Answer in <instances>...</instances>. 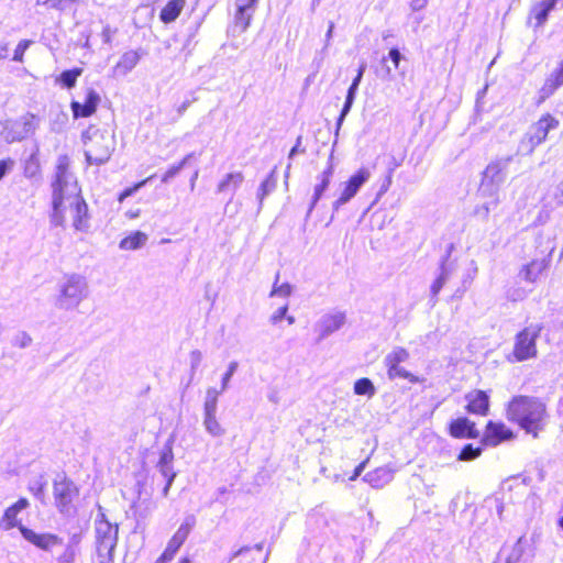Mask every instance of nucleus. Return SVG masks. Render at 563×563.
I'll return each instance as SVG.
<instances>
[{
    "label": "nucleus",
    "mask_w": 563,
    "mask_h": 563,
    "mask_svg": "<svg viewBox=\"0 0 563 563\" xmlns=\"http://www.w3.org/2000/svg\"><path fill=\"white\" fill-rule=\"evenodd\" d=\"M506 419L526 434L538 439L547 429L549 410L547 402L536 396L515 395L505 406Z\"/></svg>",
    "instance_id": "obj_1"
},
{
    "label": "nucleus",
    "mask_w": 563,
    "mask_h": 563,
    "mask_svg": "<svg viewBox=\"0 0 563 563\" xmlns=\"http://www.w3.org/2000/svg\"><path fill=\"white\" fill-rule=\"evenodd\" d=\"M51 221L54 225H64L67 220L77 231H87L89 228L88 206L81 196L80 188L75 181L68 191L59 189L52 195Z\"/></svg>",
    "instance_id": "obj_2"
},
{
    "label": "nucleus",
    "mask_w": 563,
    "mask_h": 563,
    "mask_svg": "<svg viewBox=\"0 0 563 563\" xmlns=\"http://www.w3.org/2000/svg\"><path fill=\"white\" fill-rule=\"evenodd\" d=\"M85 156L90 165H102L107 163L115 148L114 134L108 130L89 126L82 133Z\"/></svg>",
    "instance_id": "obj_3"
},
{
    "label": "nucleus",
    "mask_w": 563,
    "mask_h": 563,
    "mask_svg": "<svg viewBox=\"0 0 563 563\" xmlns=\"http://www.w3.org/2000/svg\"><path fill=\"white\" fill-rule=\"evenodd\" d=\"M541 323L529 324L518 331L514 339V346L507 360L509 362H525L538 356L537 341L541 335Z\"/></svg>",
    "instance_id": "obj_4"
},
{
    "label": "nucleus",
    "mask_w": 563,
    "mask_h": 563,
    "mask_svg": "<svg viewBox=\"0 0 563 563\" xmlns=\"http://www.w3.org/2000/svg\"><path fill=\"white\" fill-rule=\"evenodd\" d=\"M53 498L56 508L63 514L75 510L79 498V487L65 473L57 475L53 482Z\"/></svg>",
    "instance_id": "obj_5"
},
{
    "label": "nucleus",
    "mask_w": 563,
    "mask_h": 563,
    "mask_svg": "<svg viewBox=\"0 0 563 563\" xmlns=\"http://www.w3.org/2000/svg\"><path fill=\"white\" fill-rule=\"evenodd\" d=\"M559 120L550 112L543 113L522 139V145L527 147L528 153H532L537 146L545 142L549 131L559 128Z\"/></svg>",
    "instance_id": "obj_6"
},
{
    "label": "nucleus",
    "mask_w": 563,
    "mask_h": 563,
    "mask_svg": "<svg viewBox=\"0 0 563 563\" xmlns=\"http://www.w3.org/2000/svg\"><path fill=\"white\" fill-rule=\"evenodd\" d=\"M409 357V353L404 347H397L393 350L385 357V365L387 367V374L390 379L395 378H405L409 383L416 384L420 382V378L412 373L401 368L400 363L407 361Z\"/></svg>",
    "instance_id": "obj_7"
},
{
    "label": "nucleus",
    "mask_w": 563,
    "mask_h": 563,
    "mask_svg": "<svg viewBox=\"0 0 563 563\" xmlns=\"http://www.w3.org/2000/svg\"><path fill=\"white\" fill-rule=\"evenodd\" d=\"M515 432L503 421L488 420L485 424L481 443L484 446H497L503 442L514 440Z\"/></svg>",
    "instance_id": "obj_8"
},
{
    "label": "nucleus",
    "mask_w": 563,
    "mask_h": 563,
    "mask_svg": "<svg viewBox=\"0 0 563 563\" xmlns=\"http://www.w3.org/2000/svg\"><path fill=\"white\" fill-rule=\"evenodd\" d=\"M464 409L468 415L486 417L490 410V395L486 390L473 389L465 394Z\"/></svg>",
    "instance_id": "obj_9"
},
{
    "label": "nucleus",
    "mask_w": 563,
    "mask_h": 563,
    "mask_svg": "<svg viewBox=\"0 0 563 563\" xmlns=\"http://www.w3.org/2000/svg\"><path fill=\"white\" fill-rule=\"evenodd\" d=\"M371 176V173L367 168L361 167L358 168L345 183L344 187L334 202V206L338 208L342 205H345L347 201H350L358 191V189L362 187L363 184H365Z\"/></svg>",
    "instance_id": "obj_10"
},
{
    "label": "nucleus",
    "mask_w": 563,
    "mask_h": 563,
    "mask_svg": "<svg viewBox=\"0 0 563 563\" xmlns=\"http://www.w3.org/2000/svg\"><path fill=\"white\" fill-rule=\"evenodd\" d=\"M100 101V95L93 88H88L86 90V98L84 103H80L76 100L70 102L73 118L77 120L93 115L97 112Z\"/></svg>",
    "instance_id": "obj_11"
},
{
    "label": "nucleus",
    "mask_w": 563,
    "mask_h": 563,
    "mask_svg": "<svg viewBox=\"0 0 563 563\" xmlns=\"http://www.w3.org/2000/svg\"><path fill=\"white\" fill-rule=\"evenodd\" d=\"M448 433L453 439H477L479 437L476 423L467 417L452 419L448 424Z\"/></svg>",
    "instance_id": "obj_12"
},
{
    "label": "nucleus",
    "mask_w": 563,
    "mask_h": 563,
    "mask_svg": "<svg viewBox=\"0 0 563 563\" xmlns=\"http://www.w3.org/2000/svg\"><path fill=\"white\" fill-rule=\"evenodd\" d=\"M19 531L26 541L44 551H47L62 542L60 538L53 533H37L26 527H19Z\"/></svg>",
    "instance_id": "obj_13"
},
{
    "label": "nucleus",
    "mask_w": 563,
    "mask_h": 563,
    "mask_svg": "<svg viewBox=\"0 0 563 563\" xmlns=\"http://www.w3.org/2000/svg\"><path fill=\"white\" fill-rule=\"evenodd\" d=\"M549 256H544L542 258H534L522 266V268L519 272V277L521 278V280L526 283L534 284L549 269Z\"/></svg>",
    "instance_id": "obj_14"
},
{
    "label": "nucleus",
    "mask_w": 563,
    "mask_h": 563,
    "mask_svg": "<svg viewBox=\"0 0 563 563\" xmlns=\"http://www.w3.org/2000/svg\"><path fill=\"white\" fill-rule=\"evenodd\" d=\"M29 505H30L29 500L24 497H21L14 504L9 506L4 510V512L0 519V526L2 527V529L11 530L13 528L19 529V527H24L23 525H21V521L19 519V514L22 510L26 509L29 507Z\"/></svg>",
    "instance_id": "obj_15"
},
{
    "label": "nucleus",
    "mask_w": 563,
    "mask_h": 563,
    "mask_svg": "<svg viewBox=\"0 0 563 563\" xmlns=\"http://www.w3.org/2000/svg\"><path fill=\"white\" fill-rule=\"evenodd\" d=\"M84 283L79 278H69L64 284L60 292V303L65 307L76 305L82 298Z\"/></svg>",
    "instance_id": "obj_16"
},
{
    "label": "nucleus",
    "mask_w": 563,
    "mask_h": 563,
    "mask_svg": "<svg viewBox=\"0 0 563 563\" xmlns=\"http://www.w3.org/2000/svg\"><path fill=\"white\" fill-rule=\"evenodd\" d=\"M195 517L186 518L167 542L166 550L176 554L188 539L194 526Z\"/></svg>",
    "instance_id": "obj_17"
},
{
    "label": "nucleus",
    "mask_w": 563,
    "mask_h": 563,
    "mask_svg": "<svg viewBox=\"0 0 563 563\" xmlns=\"http://www.w3.org/2000/svg\"><path fill=\"white\" fill-rule=\"evenodd\" d=\"M117 545L114 536H102L97 539L93 563H114L113 551Z\"/></svg>",
    "instance_id": "obj_18"
},
{
    "label": "nucleus",
    "mask_w": 563,
    "mask_h": 563,
    "mask_svg": "<svg viewBox=\"0 0 563 563\" xmlns=\"http://www.w3.org/2000/svg\"><path fill=\"white\" fill-rule=\"evenodd\" d=\"M69 169H70V159L67 155H62L58 157L57 166H56V177L52 185L53 192H56L58 189L60 191H68L73 184L68 183L69 179Z\"/></svg>",
    "instance_id": "obj_19"
},
{
    "label": "nucleus",
    "mask_w": 563,
    "mask_h": 563,
    "mask_svg": "<svg viewBox=\"0 0 563 563\" xmlns=\"http://www.w3.org/2000/svg\"><path fill=\"white\" fill-rule=\"evenodd\" d=\"M563 85V70L558 67L543 82L539 90L537 106L542 104Z\"/></svg>",
    "instance_id": "obj_20"
},
{
    "label": "nucleus",
    "mask_w": 563,
    "mask_h": 563,
    "mask_svg": "<svg viewBox=\"0 0 563 563\" xmlns=\"http://www.w3.org/2000/svg\"><path fill=\"white\" fill-rule=\"evenodd\" d=\"M563 85V70L558 67L543 82L539 90L537 106L542 104Z\"/></svg>",
    "instance_id": "obj_21"
},
{
    "label": "nucleus",
    "mask_w": 563,
    "mask_h": 563,
    "mask_svg": "<svg viewBox=\"0 0 563 563\" xmlns=\"http://www.w3.org/2000/svg\"><path fill=\"white\" fill-rule=\"evenodd\" d=\"M563 85V70L558 67L543 82L539 90L537 106L542 104Z\"/></svg>",
    "instance_id": "obj_22"
},
{
    "label": "nucleus",
    "mask_w": 563,
    "mask_h": 563,
    "mask_svg": "<svg viewBox=\"0 0 563 563\" xmlns=\"http://www.w3.org/2000/svg\"><path fill=\"white\" fill-rule=\"evenodd\" d=\"M236 2L234 23L241 29V31H245L251 24V10L255 8L257 0H236Z\"/></svg>",
    "instance_id": "obj_23"
},
{
    "label": "nucleus",
    "mask_w": 563,
    "mask_h": 563,
    "mask_svg": "<svg viewBox=\"0 0 563 563\" xmlns=\"http://www.w3.org/2000/svg\"><path fill=\"white\" fill-rule=\"evenodd\" d=\"M186 7V0H168L159 11V20L164 24L175 22Z\"/></svg>",
    "instance_id": "obj_24"
},
{
    "label": "nucleus",
    "mask_w": 563,
    "mask_h": 563,
    "mask_svg": "<svg viewBox=\"0 0 563 563\" xmlns=\"http://www.w3.org/2000/svg\"><path fill=\"white\" fill-rule=\"evenodd\" d=\"M558 0H542L534 7H532L529 15V20L534 21V26L539 27L543 25L548 19V14L553 10Z\"/></svg>",
    "instance_id": "obj_25"
},
{
    "label": "nucleus",
    "mask_w": 563,
    "mask_h": 563,
    "mask_svg": "<svg viewBox=\"0 0 563 563\" xmlns=\"http://www.w3.org/2000/svg\"><path fill=\"white\" fill-rule=\"evenodd\" d=\"M173 460H174L173 445H172V442H168L165 445L163 452L161 453L159 461H158V466L161 467V472L167 478V485L165 488L166 490L168 489V487L170 486V484L175 477V474L172 472V470L169 467Z\"/></svg>",
    "instance_id": "obj_26"
},
{
    "label": "nucleus",
    "mask_w": 563,
    "mask_h": 563,
    "mask_svg": "<svg viewBox=\"0 0 563 563\" xmlns=\"http://www.w3.org/2000/svg\"><path fill=\"white\" fill-rule=\"evenodd\" d=\"M146 241V233L142 231H133L120 241L119 247L123 251H134L142 247Z\"/></svg>",
    "instance_id": "obj_27"
},
{
    "label": "nucleus",
    "mask_w": 563,
    "mask_h": 563,
    "mask_svg": "<svg viewBox=\"0 0 563 563\" xmlns=\"http://www.w3.org/2000/svg\"><path fill=\"white\" fill-rule=\"evenodd\" d=\"M238 563H263V545L257 544L254 549H242L238 553Z\"/></svg>",
    "instance_id": "obj_28"
},
{
    "label": "nucleus",
    "mask_w": 563,
    "mask_h": 563,
    "mask_svg": "<svg viewBox=\"0 0 563 563\" xmlns=\"http://www.w3.org/2000/svg\"><path fill=\"white\" fill-rule=\"evenodd\" d=\"M332 175H333V165L330 164L321 174L320 184H318L314 188V192H313V197H312V201H311L312 207L316 206V203L319 201V199L323 195L324 190L329 187Z\"/></svg>",
    "instance_id": "obj_29"
},
{
    "label": "nucleus",
    "mask_w": 563,
    "mask_h": 563,
    "mask_svg": "<svg viewBox=\"0 0 563 563\" xmlns=\"http://www.w3.org/2000/svg\"><path fill=\"white\" fill-rule=\"evenodd\" d=\"M82 74V68L75 67L73 69H67L60 73V75L56 78V82H58L62 87L66 89H71L75 87L78 77Z\"/></svg>",
    "instance_id": "obj_30"
},
{
    "label": "nucleus",
    "mask_w": 563,
    "mask_h": 563,
    "mask_svg": "<svg viewBox=\"0 0 563 563\" xmlns=\"http://www.w3.org/2000/svg\"><path fill=\"white\" fill-rule=\"evenodd\" d=\"M140 59V55L135 51L126 52L122 55L120 60L117 63L115 68L121 70L122 73H126L131 70Z\"/></svg>",
    "instance_id": "obj_31"
},
{
    "label": "nucleus",
    "mask_w": 563,
    "mask_h": 563,
    "mask_svg": "<svg viewBox=\"0 0 563 563\" xmlns=\"http://www.w3.org/2000/svg\"><path fill=\"white\" fill-rule=\"evenodd\" d=\"M483 449L481 446H474L472 443L465 444L457 454V460L467 462L474 461L482 455Z\"/></svg>",
    "instance_id": "obj_32"
},
{
    "label": "nucleus",
    "mask_w": 563,
    "mask_h": 563,
    "mask_svg": "<svg viewBox=\"0 0 563 563\" xmlns=\"http://www.w3.org/2000/svg\"><path fill=\"white\" fill-rule=\"evenodd\" d=\"M40 159L36 154H32L27 157L23 165V173L26 177L32 178L40 173Z\"/></svg>",
    "instance_id": "obj_33"
},
{
    "label": "nucleus",
    "mask_w": 563,
    "mask_h": 563,
    "mask_svg": "<svg viewBox=\"0 0 563 563\" xmlns=\"http://www.w3.org/2000/svg\"><path fill=\"white\" fill-rule=\"evenodd\" d=\"M354 393L356 395H368V396H372L375 393V387H374L373 383L368 378L363 377V378H360V379H357L355 382V384H354Z\"/></svg>",
    "instance_id": "obj_34"
},
{
    "label": "nucleus",
    "mask_w": 563,
    "mask_h": 563,
    "mask_svg": "<svg viewBox=\"0 0 563 563\" xmlns=\"http://www.w3.org/2000/svg\"><path fill=\"white\" fill-rule=\"evenodd\" d=\"M154 175H151L135 184H133L132 186L130 187H126L125 189H123L119 196H118V201L121 203L123 202V200L130 196H132L134 192H136L139 189H141L142 187H144L147 181H150L151 179H153Z\"/></svg>",
    "instance_id": "obj_35"
},
{
    "label": "nucleus",
    "mask_w": 563,
    "mask_h": 563,
    "mask_svg": "<svg viewBox=\"0 0 563 563\" xmlns=\"http://www.w3.org/2000/svg\"><path fill=\"white\" fill-rule=\"evenodd\" d=\"M343 323V317L342 316H328L322 321V332L328 333L331 331H334L339 329Z\"/></svg>",
    "instance_id": "obj_36"
},
{
    "label": "nucleus",
    "mask_w": 563,
    "mask_h": 563,
    "mask_svg": "<svg viewBox=\"0 0 563 563\" xmlns=\"http://www.w3.org/2000/svg\"><path fill=\"white\" fill-rule=\"evenodd\" d=\"M203 424L208 432L212 435H221L224 432L223 428L220 426L216 416L205 417Z\"/></svg>",
    "instance_id": "obj_37"
},
{
    "label": "nucleus",
    "mask_w": 563,
    "mask_h": 563,
    "mask_svg": "<svg viewBox=\"0 0 563 563\" xmlns=\"http://www.w3.org/2000/svg\"><path fill=\"white\" fill-rule=\"evenodd\" d=\"M32 43L33 42L31 40L20 41L14 48L12 59L18 63H23L25 51L32 45Z\"/></svg>",
    "instance_id": "obj_38"
},
{
    "label": "nucleus",
    "mask_w": 563,
    "mask_h": 563,
    "mask_svg": "<svg viewBox=\"0 0 563 563\" xmlns=\"http://www.w3.org/2000/svg\"><path fill=\"white\" fill-rule=\"evenodd\" d=\"M242 180H243L242 173L227 174L225 177L219 184V190L227 189L231 183H233L236 186V185L241 184Z\"/></svg>",
    "instance_id": "obj_39"
},
{
    "label": "nucleus",
    "mask_w": 563,
    "mask_h": 563,
    "mask_svg": "<svg viewBox=\"0 0 563 563\" xmlns=\"http://www.w3.org/2000/svg\"><path fill=\"white\" fill-rule=\"evenodd\" d=\"M76 0H43V4L51 9L64 10L68 4Z\"/></svg>",
    "instance_id": "obj_40"
},
{
    "label": "nucleus",
    "mask_w": 563,
    "mask_h": 563,
    "mask_svg": "<svg viewBox=\"0 0 563 563\" xmlns=\"http://www.w3.org/2000/svg\"><path fill=\"white\" fill-rule=\"evenodd\" d=\"M290 292H291V287L289 284H282L279 286H277L275 284L271 291V296L279 295V296L288 297L290 295Z\"/></svg>",
    "instance_id": "obj_41"
},
{
    "label": "nucleus",
    "mask_w": 563,
    "mask_h": 563,
    "mask_svg": "<svg viewBox=\"0 0 563 563\" xmlns=\"http://www.w3.org/2000/svg\"><path fill=\"white\" fill-rule=\"evenodd\" d=\"M203 409H205V417H207V416H216L217 398L216 397H211V398L207 399L206 402H205Z\"/></svg>",
    "instance_id": "obj_42"
},
{
    "label": "nucleus",
    "mask_w": 563,
    "mask_h": 563,
    "mask_svg": "<svg viewBox=\"0 0 563 563\" xmlns=\"http://www.w3.org/2000/svg\"><path fill=\"white\" fill-rule=\"evenodd\" d=\"M184 164L185 162L183 161L178 165H175L167 169L161 178L162 183H167L172 177H174L180 170Z\"/></svg>",
    "instance_id": "obj_43"
},
{
    "label": "nucleus",
    "mask_w": 563,
    "mask_h": 563,
    "mask_svg": "<svg viewBox=\"0 0 563 563\" xmlns=\"http://www.w3.org/2000/svg\"><path fill=\"white\" fill-rule=\"evenodd\" d=\"M76 552L73 548L68 547L59 556V563H74Z\"/></svg>",
    "instance_id": "obj_44"
},
{
    "label": "nucleus",
    "mask_w": 563,
    "mask_h": 563,
    "mask_svg": "<svg viewBox=\"0 0 563 563\" xmlns=\"http://www.w3.org/2000/svg\"><path fill=\"white\" fill-rule=\"evenodd\" d=\"M14 165L13 159L5 158L0 161V179L4 177V175L10 170Z\"/></svg>",
    "instance_id": "obj_45"
},
{
    "label": "nucleus",
    "mask_w": 563,
    "mask_h": 563,
    "mask_svg": "<svg viewBox=\"0 0 563 563\" xmlns=\"http://www.w3.org/2000/svg\"><path fill=\"white\" fill-rule=\"evenodd\" d=\"M388 56H389V58L393 62L394 68L397 69L399 67V63H400V59H401V54H400L399 49L396 48V47H393L389 51Z\"/></svg>",
    "instance_id": "obj_46"
},
{
    "label": "nucleus",
    "mask_w": 563,
    "mask_h": 563,
    "mask_svg": "<svg viewBox=\"0 0 563 563\" xmlns=\"http://www.w3.org/2000/svg\"><path fill=\"white\" fill-rule=\"evenodd\" d=\"M356 90H351L349 88L347 90V96H346V100H345V103H344V107L342 109V112H341V117H344L345 113L350 110L351 106H352V102H353V99H354V93H355Z\"/></svg>",
    "instance_id": "obj_47"
},
{
    "label": "nucleus",
    "mask_w": 563,
    "mask_h": 563,
    "mask_svg": "<svg viewBox=\"0 0 563 563\" xmlns=\"http://www.w3.org/2000/svg\"><path fill=\"white\" fill-rule=\"evenodd\" d=\"M444 282H445V278L444 276H439L431 285V291L434 296H437L440 290L442 289L443 285H444Z\"/></svg>",
    "instance_id": "obj_48"
},
{
    "label": "nucleus",
    "mask_w": 563,
    "mask_h": 563,
    "mask_svg": "<svg viewBox=\"0 0 563 563\" xmlns=\"http://www.w3.org/2000/svg\"><path fill=\"white\" fill-rule=\"evenodd\" d=\"M174 556L175 554L165 549L162 552V554L156 559L155 563H169L174 559Z\"/></svg>",
    "instance_id": "obj_49"
},
{
    "label": "nucleus",
    "mask_w": 563,
    "mask_h": 563,
    "mask_svg": "<svg viewBox=\"0 0 563 563\" xmlns=\"http://www.w3.org/2000/svg\"><path fill=\"white\" fill-rule=\"evenodd\" d=\"M287 309H288L287 305H284L283 307L277 309V311L272 316V321L274 323L280 321L285 317Z\"/></svg>",
    "instance_id": "obj_50"
},
{
    "label": "nucleus",
    "mask_w": 563,
    "mask_h": 563,
    "mask_svg": "<svg viewBox=\"0 0 563 563\" xmlns=\"http://www.w3.org/2000/svg\"><path fill=\"white\" fill-rule=\"evenodd\" d=\"M363 73H364V66H361L357 70V74L355 76V78L353 79L351 86H350V89L351 90H356L357 89V86L362 79V76H363Z\"/></svg>",
    "instance_id": "obj_51"
},
{
    "label": "nucleus",
    "mask_w": 563,
    "mask_h": 563,
    "mask_svg": "<svg viewBox=\"0 0 563 563\" xmlns=\"http://www.w3.org/2000/svg\"><path fill=\"white\" fill-rule=\"evenodd\" d=\"M273 186V184L268 180V179H265L261 186H260V196H261V199H263L269 191V188Z\"/></svg>",
    "instance_id": "obj_52"
},
{
    "label": "nucleus",
    "mask_w": 563,
    "mask_h": 563,
    "mask_svg": "<svg viewBox=\"0 0 563 563\" xmlns=\"http://www.w3.org/2000/svg\"><path fill=\"white\" fill-rule=\"evenodd\" d=\"M365 461L364 462H361L353 471V474L349 477L350 481H354L356 479L361 473L363 472L364 470V466H365Z\"/></svg>",
    "instance_id": "obj_53"
},
{
    "label": "nucleus",
    "mask_w": 563,
    "mask_h": 563,
    "mask_svg": "<svg viewBox=\"0 0 563 563\" xmlns=\"http://www.w3.org/2000/svg\"><path fill=\"white\" fill-rule=\"evenodd\" d=\"M44 487H45V484L40 483V484L37 485V487H30V490H31L34 495L38 496V495H42V494H43V492H44Z\"/></svg>",
    "instance_id": "obj_54"
},
{
    "label": "nucleus",
    "mask_w": 563,
    "mask_h": 563,
    "mask_svg": "<svg viewBox=\"0 0 563 563\" xmlns=\"http://www.w3.org/2000/svg\"><path fill=\"white\" fill-rule=\"evenodd\" d=\"M7 53H8V45L7 44L0 45V59H4L7 57Z\"/></svg>",
    "instance_id": "obj_55"
},
{
    "label": "nucleus",
    "mask_w": 563,
    "mask_h": 563,
    "mask_svg": "<svg viewBox=\"0 0 563 563\" xmlns=\"http://www.w3.org/2000/svg\"><path fill=\"white\" fill-rule=\"evenodd\" d=\"M300 145V137L297 139L296 145L290 150L289 156H294L298 152V147Z\"/></svg>",
    "instance_id": "obj_56"
},
{
    "label": "nucleus",
    "mask_w": 563,
    "mask_h": 563,
    "mask_svg": "<svg viewBox=\"0 0 563 563\" xmlns=\"http://www.w3.org/2000/svg\"><path fill=\"white\" fill-rule=\"evenodd\" d=\"M177 563H192L191 559L187 555L181 556Z\"/></svg>",
    "instance_id": "obj_57"
},
{
    "label": "nucleus",
    "mask_w": 563,
    "mask_h": 563,
    "mask_svg": "<svg viewBox=\"0 0 563 563\" xmlns=\"http://www.w3.org/2000/svg\"><path fill=\"white\" fill-rule=\"evenodd\" d=\"M234 368H235V365H234V364H232V365L230 366L229 371L227 372V374H225V376H224V379H228V378L232 375V373H233Z\"/></svg>",
    "instance_id": "obj_58"
},
{
    "label": "nucleus",
    "mask_w": 563,
    "mask_h": 563,
    "mask_svg": "<svg viewBox=\"0 0 563 563\" xmlns=\"http://www.w3.org/2000/svg\"><path fill=\"white\" fill-rule=\"evenodd\" d=\"M192 356L196 358L197 362L200 361L201 354L198 351L192 352Z\"/></svg>",
    "instance_id": "obj_59"
},
{
    "label": "nucleus",
    "mask_w": 563,
    "mask_h": 563,
    "mask_svg": "<svg viewBox=\"0 0 563 563\" xmlns=\"http://www.w3.org/2000/svg\"><path fill=\"white\" fill-rule=\"evenodd\" d=\"M558 526L563 531V515L559 518Z\"/></svg>",
    "instance_id": "obj_60"
},
{
    "label": "nucleus",
    "mask_w": 563,
    "mask_h": 563,
    "mask_svg": "<svg viewBox=\"0 0 563 563\" xmlns=\"http://www.w3.org/2000/svg\"><path fill=\"white\" fill-rule=\"evenodd\" d=\"M128 216H129L130 218H136V217H139V211H135V212H129V213H128Z\"/></svg>",
    "instance_id": "obj_61"
},
{
    "label": "nucleus",
    "mask_w": 563,
    "mask_h": 563,
    "mask_svg": "<svg viewBox=\"0 0 563 563\" xmlns=\"http://www.w3.org/2000/svg\"><path fill=\"white\" fill-rule=\"evenodd\" d=\"M287 320H288V322H289L290 324H291V323H294V321H295L294 317H288V318H287Z\"/></svg>",
    "instance_id": "obj_62"
},
{
    "label": "nucleus",
    "mask_w": 563,
    "mask_h": 563,
    "mask_svg": "<svg viewBox=\"0 0 563 563\" xmlns=\"http://www.w3.org/2000/svg\"><path fill=\"white\" fill-rule=\"evenodd\" d=\"M559 67L563 70V60L560 63Z\"/></svg>",
    "instance_id": "obj_63"
}]
</instances>
